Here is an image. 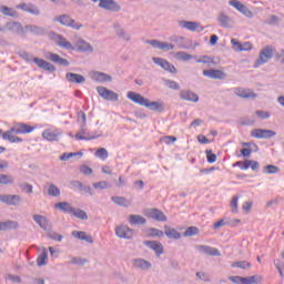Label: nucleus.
Wrapping results in <instances>:
<instances>
[{
  "instance_id": "6",
  "label": "nucleus",
  "mask_w": 284,
  "mask_h": 284,
  "mask_svg": "<svg viewBox=\"0 0 284 284\" xmlns=\"http://www.w3.org/2000/svg\"><path fill=\"white\" fill-rule=\"evenodd\" d=\"M144 216L152 219L153 221H159V223H165V221H168L165 213L159 209H146L144 211Z\"/></svg>"
},
{
  "instance_id": "32",
  "label": "nucleus",
  "mask_w": 284,
  "mask_h": 284,
  "mask_svg": "<svg viewBox=\"0 0 284 284\" xmlns=\"http://www.w3.org/2000/svg\"><path fill=\"white\" fill-rule=\"evenodd\" d=\"M55 210L64 212V214H72L74 212V206L68 202H58L54 204Z\"/></svg>"
},
{
  "instance_id": "41",
  "label": "nucleus",
  "mask_w": 284,
  "mask_h": 284,
  "mask_svg": "<svg viewBox=\"0 0 284 284\" xmlns=\"http://www.w3.org/2000/svg\"><path fill=\"white\" fill-rule=\"evenodd\" d=\"M146 234L151 239H162V236L165 235V233H163V231H161L159 229H154V227L148 229Z\"/></svg>"
},
{
  "instance_id": "53",
  "label": "nucleus",
  "mask_w": 284,
  "mask_h": 284,
  "mask_svg": "<svg viewBox=\"0 0 284 284\" xmlns=\"http://www.w3.org/2000/svg\"><path fill=\"white\" fill-rule=\"evenodd\" d=\"M199 227L196 226H190L185 230V232L183 233V236L187 237V236H196L199 234Z\"/></svg>"
},
{
  "instance_id": "18",
  "label": "nucleus",
  "mask_w": 284,
  "mask_h": 284,
  "mask_svg": "<svg viewBox=\"0 0 284 284\" xmlns=\"http://www.w3.org/2000/svg\"><path fill=\"white\" fill-rule=\"evenodd\" d=\"M143 245H145L150 250H153V252L155 253V256L158 257L161 256L163 252H165V248H163V244H161V242L146 240V241H143Z\"/></svg>"
},
{
  "instance_id": "57",
  "label": "nucleus",
  "mask_w": 284,
  "mask_h": 284,
  "mask_svg": "<svg viewBox=\"0 0 284 284\" xmlns=\"http://www.w3.org/2000/svg\"><path fill=\"white\" fill-rule=\"evenodd\" d=\"M231 43H232L233 50H235V52H243V44L239 40L232 39Z\"/></svg>"
},
{
  "instance_id": "24",
  "label": "nucleus",
  "mask_w": 284,
  "mask_h": 284,
  "mask_svg": "<svg viewBox=\"0 0 284 284\" xmlns=\"http://www.w3.org/2000/svg\"><path fill=\"white\" fill-rule=\"evenodd\" d=\"M204 77H209V79H219L220 81L225 80V72L219 70V69H210L203 71Z\"/></svg>"
},
{
  "instance_id": "45",
  "label": "nucleus",
  "mask_w": 284,
  "mask_h": 284,
  "mask_svg": "<svg viewBox=\"0 0 284 284\" xmlns=\"http://www.w3.org/2000/svg\"><path fill=\"white\" fill-rule=\"evenodd\" d=\"M72 215L75 216V219H80V221H88V213L81 209L74 207Z\"/></svg>"
},
{
  "instance_id": "19",
  "label": "nucleus",
  "mask_w": 284,
  "mask_h": 284,
  "mask_svg": "<svg viewBox=\"0 0 284 284\" xmlns=\"http://www.w3.org/2000/svg\"><path fill=\"white\" fill-rule=\"evenodd\" d=\"M61 134H63V132H61V130L59 129H55V130H52V129H45L43 132H42V139H44L45 141H59V136H61Z\"/></svg>"
},
{
  "instance_id": "10",
  "label": "nucleus",
  "mask_w": 284,
  "mask_h": 284,
  "mask_svg": "<svg viewBox=\"0 0 284 284\" xmlns=\"http://www.w3.org/2000/svg\"><path fill=\"white\" fill-rule=\"evenodd\" d=\"M152 61L156 65H160V68H162L166 72H170L171 74H176L179 72V70H176V67H174V64L170 63L168 60H165L163 58H154L153 57Z\"/></svg>"
},
{
  "instance_id": "59",
  "label": "nucleus",
  "mask_w": 284,
  "mask_h": 284,
  "mask_svg": "<svg viewBox=\"0 0 284 284\" xmlns=\"http://www.w3.org/2000/svg\"><path fill=\"white\" fill-rule=\"evenodd\" d=\"M205 152L207 163H216V154H214L212 150H206Z\"/></svg>"
},
{
  "instance_id": "2",
  "label": "nucleus",
  "mask_w": 284,
  "mask_h": 284,
  "mask_svg": "<svg viewBox=\"0 0 284 284\" xmlns=\"http://www.w3.org/2000/svg\"><path fill=\"white\" fill-rule=\"evenodd\" d=\"M274 52H276V48L273 45H266L262 48L260 55L255 62V68H258V65H265L270 59H273Z\"/></svg>"
},
{
  "instance_id": "54",
  "label": "nucleus",
  "mask_w": 284,
  "mask_h": 284,
  "mask_svg": "<svg viewBox=\"0 0 284 284\" xmlns=\"http://www.w3.org/2000/svg\"><path fill=\"white\" fill-rule=\"evenodd\" d=\"M95 156H98V159H102V161H105V159L109 156L108 150H105V148L98 149Z\"/></svg>"
},
{
  "instance_id": "44",
  "label": "nucleus",
  "mask_w": 284,
  "mask_h": 284,
  "mask_svg": "<svg viewBox=\"0 0 284 284\" xmlns=\"http://www.w3.org/2000/svg\"><path fill=\"white\" fill-rule=\"evenodd\" d=\"M281 172V169L274 164H268L263 168L264 174H278Z\"/></svg>"
},
{
  "instance_id": "48",
  "label": "nucleus",
  "mask_w": 284,
  "mask_h": 284,
  "mask_svg": "<svg viewBox=\"0 0 284 284\" xmlns=\"http://www.w3.org/2000/svg\"><path fill=\"white\" fill-rule=\"evenodd\" d=\"M0 12L4 14V17H17V11L10 7L1 6L0 7Z\"/></svg>"
},
{
  "instance_id": "31",
  "label": "nucleus",
  "mask_w": 284,
  "mask_h": 284,
  "mask_svg": "<svg viewBox=\"0 0 284 284\" xmlns=\"http://www.w3.org/2000/svg\"><path fill=\"white\" fill-rule=\"evenodd\" d=\"M8 230H19V222L12 220L0 221V232H8Z\"/></svg>"
},
{
  "instance_id": "25",
  "label": "nucleus",
  "mask_w": 284,
  "mask_h": 284,
  "mask_svg": "<svg viewBox=\"0 0 284 284\" xmlns=\"http://www.w3.org/2000/svg\"><path fill=\"white\" fill-rule=\"evenodd\" d=\"M17 9L23 10V12H29L30 14H34L36 17L41 14V11L33 3H20L17 6Z\"/></svg>"
},
{
  "instance_id": "40",
  "label": "nucleus",
  "mask_w": 284,
  "mask_h": 284,
  "mask_svg": "<svg viewBox=\"0 0 284 284\" xmlns=\"http://www.w3.org/2000/svg\"><path fill=\"white\" fill-rule=\"evenodd\" d=\"M111 201L120 207H130V201H128V199L124 196H111Z\"/></svg>"
},
{
  "instance_id": "22",
  "label": "nucleus",
  "mask_w": 284,
  "mask_h": 284,
  "mask_svg": "<svg viewBox=\"0 0 284 284\" xmlns=\"http://www.w3.org/2000/svg\"><path fill=\"white\" fill-rule=\"evenodd\" d=\"M234 94L241 99H256L258 94L254 93L252 89L235 88Z\"/></svg>"
},
{
  "instance_id": "11",
  "label": "nucleus",
  "mask_w": 284,
  "mask_h": 284,
  "mask_svg": "<svg viewBox=\"0 0 284 284\" xmlns=\"http://www.w3.org/2000/svg\"><path fill=\"white\" fill-rule=\"evenodd\" d=\"M216 21L220 26V28H226V29H232L234 28V19H232L227 13L224 11H221L217 17Z\"/></svg>"
},
{
  "instance_id": "37",
  "label": "nucleus",
  "mask_w": 284,
  "mask_h": 284,
  "mask_svg": "<svg viewBox=\"0 0 284 284\" xmlns=\"http://www.w3.org/2000/svg\"><path fill=\"white\" fill-rule=\"evenodd\" d=\"M128 221L130 225H145L148 223V220H145V217L138 214L129 215Z\"/></svg>"
},
{
  "instance_id": "36",
  "label": "nucleus",
  "mask_w": 284,
  "mask_h": 284,
  "mask_svg": "<svg viewBox=\"0 0 284 284\" xmlns=\"http://www.w3.org/2000/svg\"><path fill=\"white\" fill-rule=\"evenodd\" d=\"M65 79L69 81V83H85V77L79 73L68 72L65 74Z\"/></svg>"
},
{
  "instance_id": "3",
  "label": "nucleus",
  "mask_w": 284,
  "mask_h": 284,
  "mask_svg": "<svg viewBox=\"0 0 284 284\" xmlns=\"http://www.w3.org/2000/svg\"><path fill=\"white\" fill-rule=\"evenodd\" d=\"M229 281H231L234 284H258L263 281V276L261 275H253V276H229Z\"/></svg>"
},
{
  "instance_id": "8",
  "label": "nucleus",
  "mask_w": 284,
  "mask_h": 284,
  "mask_svg": "<svg viewBox=\"0 0 284 284\" xmlns=\"http://www.w3.org/2000/svg\"><path fill=\"white\" fill-rule=\"evenodd\" d=\"M97 92L104 101H119V93L105 87H97Z\"/></svg>"
},
{
  "instance_id": "1",
  "label": "nucleus",
  "mask_w": 284,
  "mask_h": 284,
  "mask_svg": "<svg viewBox=\"0 0 284 284\" xmlns=\"http://www.w3.org/2000/svg\"><path fill=\"white\" fill-rule=\"evenodd\" d=\"M126 97H128V99H130V101H133V103H138V105L148 108L149 110H152L153 112H164V110H165V106L163 105L162 102H156V101L152 102V101H150V99H148L134 91H129Z\"/></svg>"
},
{
  "instance_id": "14",
  "label": "nucleus",
  "mask_w": 284,
  "mask_h": 284,
  "mask_svg": "<svg viewBox=\"0 0 284 284\" xmlns=\"http://www.w3.org/2000/svg\"><path fill=\"white\" fill-rule=\"evenodd\" d=\"M115 235L119 239H126L128 241H130V239L134 236V230L130 229V226L128 225L122 224L115 227Z\"/></svg>"
},
{
  "instance_id": "4",
  "label": "nucleus",
  "mask_w": 284,
  "mask_h": 284,
  "mask_svg": "<svg viewBox=\"0 0 284 284\" xmlns=\"http://www.w3.org/2000/svg\"><path fill=\"white\" fill-rule=\"evenodd\" d=\"M54 21H58L61 26H65V28H72L73 30H80L83 28L82 23L77 22L69 14L58 16Z\"/></svg>"
},
{
  "instance_id": "52",
  "label": "nucleus",
  "mask_w": 284,
  "mask_h": 284,
  "mask_svg": "<svg viewBox=\"0 0 284 284\" xmlns=\"http://www.w3.org/2000/svg\"><path fill=\"white\" fill-rule=\"evenodd\" d=\"M48 194L49 196H61V191L59 187H57V185L50 184L48 187Z\"/></svg>"
},
{
  "instance_id": "63",
  "label": "nucleus",
  "mask_w": 284,
  "mask_h": 284,
  "mask_svg": "<svg viewBox=\"0 0 284 284\" xmlns=\"http://www.w3.org/2000/svg\"><path fill=\"white\" fill-rule=\"evenodd\" d=\"M49 239H51L52 241H58V243H61L63 241V235L57 232H52V233H49Z\"/></svg>"
},
{
  "instance_id": "56",
  "label": "nucleus",
  "mask_w": 284,
  "mask_h": 284,
  "mask_svg": "<svg viewBox=\"0 0 284 284\" xmlns=\"http://www.w3.org/2000/svg\"><path fill=\"white\" fill-rule=\"evenodd\" d=\"M230 6H232L233 8H235V10H237L239 12H241L244 8L245 4H243L241 1L239 0H231L229 2Z\"/></svg>"
},
{
  "instance_id": "38",
  "label": "nucleus",
  "mask_w": 284,
  "mask_h": 284,
  "mask_svg": "<svg viewBox=\"0 0 284 284\" xmlns=\"http://www.w3.org/2000/svg\"><path fill=\"white\" fill-rule=\"evenodd\" d=\"M114 30L115 34L120 37V39H124V41H131L132 38L130 34L125 33V29H123L120 23L114 24Z\"/></svg>"
},
{
  "instance_id": "9",
  "label": "nucleus",
  "mask_w": 284,
  "mask_h": 284,
  "mask_svg": "<svg viewBox=\"0 0 284 284\" xmlns=\"http://www.w3.org/2000/svg\"><path fill=\"white\" fill-rule=\"evenodd\" d=\"M131 263L134 270H140L141 272H149V270H152V262L143 257H135L131 261Z\"/></svg>"
},
{
  "instance_id": "64",
  "label": "nucleus",
  "mask_w": 284,
  "mask_h": 284,
  "mask_svg": "<svg viewBox=\"0 0 284 284\" xmlns=\"http://www.w3.org/2000/svg\"><path fill=\"white\" fill-rule=\"evenodd\" d=\"M262 134H263V139H272V138H274L276 132L273 130L264 129V132Z\"/></svg>"
},
{
  "instance_id": "30",
  "label": "nucleus",
  "mask_w": 284,
  "mask_h": 284,
  "mask_svg": "<svg viewBox=\"0 0 284 284\" xmlns=\"http://www.w3.org/2000/svg\"><path fill=\"white\" fill-rule=\"evenodd\" d=\"M71 235L74 236V239H79V241H85L90 244L94 243L92 235L85 233L84 231H72Z\"/></svg>"
},
{
  "instance_id": "34",
  "label": "nucleus",
  "mask_w": 284,
  "mask_h": 284,
  "mask_svg": "<svg viewBox=\"0 0 284 284\" xmlns=\"http://www.w3.org/2000/svg\"><path fill=\"white\" fill-rule=\"evenodd\" d=\"M24 30L26 32H31V34H37L38 37H43V34H45V29L36 24H27Z\"/></svg>"
},
{
  "instance_id": "13",
  "label": "nucleus",
  "mask_w": 284,
  "mask_h": 284,
  "mask_svg": "<svg viewBox=\"0 0 284 284\" xmlns=\"http://www.w3.org/2000/svg\"><path fill=\"white\" fill-rule=\"evenodd\" d=\"M99 8L109 12H121V4L114 0H99Z\"/></svg>"
},
{
  "instance_id": "20",
  "label": "nucleus",
  "mask_w": 284,
  "mask_h": 284,
  "mask_svg": "<svg viewBox=\"0 0 284 284\" xmlns=\"http://www.w3.org/2000/svg\"><path fill=\"white\" fill-rule=\"evenodd\" d=\"M71 190H78L81 194H90L92 196V189L80 181L73 180L70 182Z\"/></svg>"
},
{
  "instance_id": "5",
  "label": "nucleus",
  "mask_w": 284,
  "mask_h": 284,
  "mask_svg": "<svg viewBox=\"0 0 284 284\" xmlns=\"http://www.w3.org/2000/svg\"><path fill=\"white\" fill-rule=\"evenodd\" d=\"M50 39L59 45V48H63L64 50H74V47H72V43L68 41L63 36L57 33V32H50L49 33Z\"/></svg>"
},
{
  "instance_id": "55",
  "label": "nucleus",
  "mask_w": 284,
  "mask_h": 284,
  "mask_svg": "<svg viewBox=\"0 0 284 284\" xmlns=\"http://www.w3.org/2000/svg\"><path fill=\"white\" fill-rule=\"evenodd\" d=\"M245 168L246 170L251 168L253 171H256L260 168L258 161L246 160Z\"/></svg>"
},
{
  "instance_id": "60",
  "label": "nucleus",
  "mask_w": 284,
  "mask_h": 284,
  "mask_svg": "<svg viewBox=\"0 0 284 284\" xmlns=\"http://www.w3.org/2000/svg\"><path fill=\"white\" fill-rule=\"evenodd\" d=\"M165 87L170 88V90H179L180 85L174 80H165Z\"/></svg>"
},
{
  "instance_id": "26",
  "label": "nucleus",
  "mask_w": 284,
  "mask_h": 284,
  "mask_svg": "<svg viewBox=\"0 0 284 284\" xmlns=\"http://www.w3.org/2000/svg\"><path fill=\"white\" fill-rule=\"evenodd\" d=\"M33 63L38 65V68H41L42 70H45L47 72H55L57 67H54L52 63L40 59V58H34Z\"/></svg>"
},
{
  "instance_id": "7",
  "label": "nucleus",
  "mask_w": 284,
  "mask_h": 284,
  "mask_svg": "<svg viewBox=\"0 0 284 284\" xmlns=\"http://www.w3.org/2000/svg\"><path fill=\"white\" fill-rule=\"evenodd\" d=\"M21 201H23V199L21 197V195H12V194H1L0 195V203H4V205H11L13 207H19V205H21Z\"/></svg>"
},
{
  "instance_id": "42",
  "label": "nucleus",
  "mask_w": 284,
  "mask_h": 284,
  "mask_svg": "<svg viewBox=\"0 0 284 284\" xmlns=\"http://www.w3.org/2000/svg\"><path fill=\"white\" fill-rule=\"evenodd\" d=\"M34 131V126H30L26 123L18 124V134H30V132Z\"/></svg>"
},
{
  "instance_id": "16",
  "label": "nucleus",
  "mask_w": 284,
  "mask_h": 284,
  "mask_svg": "<svg viewBox=\"0 0 284 284\" xmlns=\"http://www.w3.org/2000/svg\"><path fill=\"white\" fill-rule=\"evenodd\" d=\"M100 136H103V132L100 131L98 135H90V133H88V130L82 126L80 131L74 135V139H77V141H92L94 139H99Z\"/></svg>"
},
{
  "instance_id": "12",
  "label": "nucleus",
  "mask_w": 284,
  "mask_h": 284,
  "mask_svg": "<svg viewBox=\"0 0 284 284\" xmlns=\"http://www.w3.org/2000/svg\"><path fill=\"white\" fill-rule=\"evenodd\" d=\"M19 125H16L13 128H11L10 130L6 131L2 134V139L3 141H9L10 143H21L23 141V139L13 135V134H19Z\"/></svg>"
},
{
  "instance_id": "47",
  "label": "nucleus",
  "mask_w": 284,
  "mask_h": 284,
  "mask_svg": "<svg viewBox=\"0 0 284 284\" xmlns=\"http://www.w3.org/2000/svg\"><path fill=\"white\" fill-rule=\"evenodd\" d=\"M231 267H239L240 270H250L252 267V263L247 261H240V262H234Z\"/></svg>"
},
{
  "instance_id": "33",
  "label": "nucleus",
  "mask_w": 284,
  "mask_h": 284,
  "mask_svg": "<svg viewBox=\"0 0 284 284\" xmlns=\"http://www.w3.org/2000/svg\"><path fill=\"white\" fill-rule=\"evenodd\" d=\"M47 58L50 61H52L53 63H58V65H64L65 68H68V65H70V61H68L64 58H61V55H59L57 53H49Z\"/></svg>"
},
{
  "instance_id": "23",
  "label": "nucleus",
  "mask_w": 284,
  "mask_h": 284,
  "mask_svg": "<svg viewBox=\"0 0 284 284\" xmlns=\"http://www.w3.org/2000/svg\"><path fill=\"white\" fill-rule=\"evenodd\" d=\"M180 26H182L183 28H185L186 30H190L191 32H203V30H205V27L201 26V23L199 22H194V21H181Z\"/></svg>"
},
{
  "instance_id": "43",
  "label": "nucleus",
  "mask_w": 284,
  "mask_h": 284,
  "mask_svg": "<svg viewBox=\"0 0 284 284\" xmlns=\"http://www.w3.org/2000/svg\"><path fill=\"white\" fill-rule=\"evenodd\" d=\"M37 265L42 267V265H48V251L44 250L37 258Z\"/></svg>"
},
{
  "instance_id": "39",
  "label": "nucleus",
  "mask_w": 284,
  "mask_h": 284,
  "mask_svg": "<svg viewBox=\"0 0 284 284\" xmlns=\"http://www.w3.org/2000/svg\"><path fill=\"white\" fill-rule=\"evenodd\" d=\"M165 229V236H168V239H173L174 241H179V239H181V234L179 233V231H176V229H172L168 225L164 226Z\"/></svg>"
},
{
  "instance_id": "35",
  "label": "nucleus",
  "mask_w": 284,
  "mask_h": 284,
  "mask_svg": "<svg viewBox=\"0 0 284 284\" xmlns=\"http://www.w3.org/2000/svg\"><path fill=\"white\" fill-rule=\"evenodd\" d=\"M77 50H79V52H90V54H92V52H94V48L90 45V42L85 41V40H79L75 44Z\"/></svg>"
},
{
  "instance_id": "15",
  "label": "nucleus",
  "mask_w": 284,
  "mask_h": 284,
  "mask_svg": "<svg viewBox=\"0 0 284 284\" xmlns=\"http://www.w3.org/2000/svg\"><path fill=\"white\" fill-rule=\"evenodd\" d=\"M195 250L200 252V254H206V256H221V251L216 247L197 244L195 245Z\"/></svg>"
},
{
  "instance_id": "27",
  "label": "nucleus",
  "mask_w": 284,
  "mask_h": 284,
  "mask_svg": "<svg viewBox=\"0 0 284 284\" xmlns=\"http://www.w3.org/2000/svg\"><path fill=\"white\" fill-rule=\"evenodd\" d=\"M180 99L182 101H190L191 103H199V94L190 90H182L180 92Z\"/></svg>"
},
{
  "instance_id": "46",
  "label": "nucleus",
  "mask_w": 284,
  "mask_h": 284,
  "mask_svg": "<svg viewBox=\"0 0 284 284\" xmlns=\"http://www.w3.org/2000/svg\"><path fill=\"white\" fill-rule=\"evenodd\" d=\"M74 156H79L81 159V156H83V152L63 153L60 156V161H70V159H74Z\"/></svg>"
},
{
  "instance_id": "29",
  "label": "nucleus",
  "mask_w": 284,
  "mask_h": 284,
  "mask_svg": "<svg viewBox=\"0 0 284 284\" xmlns=\"http://www.w3.org/2000/svg\"><path fill=\"white\" fill-rule=\"evenodd\" d=\"M7 29L14 34H26V28L20 22H7Z\"/></svg>"
},
{
  "instance_id": "61",
  "label": "nucleus",
  "mask_w": 284,
  "mask_h": 284,
  "mask_svg": "<svg viewBox=\"0 0 284 284\" xmlns=\"http://www.w3.org/2000/svg\"><path fill=\"white\" fill-rule=\"evenodd\" d=\"M263 132L264 129H255L251 131V136H253L254 139H263Z\"/></svg>"
},
{
  "instance_id": "51",
  "label": "nucleus",
  "mask_w": 284,
  "mask_h": 284,
  "mask_svg": "<svg viewBox=\"0 0 284 284\" xmlns=\"http://www.w3.org/2000/svg\"><path fill=\"white\" fill-rule=\"evenodd\" d=\"M175 58H178L179 61H190L192 59V54H190L185 51H178L175 53Z\"/></svg>"
},
{
  "instance_id": "50",
  "label": "nucleus",
  "mask_w": 284,
  "mask_h": 284,
  "mask_svg": "<svg viewBox=\"0 0 284 284\" xmlns=\"http://www.w3.org/2000/svg\"><path fill=\"white\" fill-rule=\"evenodd\" d=\"M230 207L233 214H239V195L232 197L230 202Z\"/></svg>"
},
{
  "instance_id": "49",
  "label": "nucleus",
  "mask_w": 284,
  "mask_h": 284,
  "mask_svg": "<svg viewBox=\"0 0 284 284\" xmlns=\"http://www.w3.org/2000/svg\"><path fill=\"white\" fill-rule=\"evenodd\" d=\"M93 187L94 190H108L112 187V183L108 181H100V182L93 183Z\"/></svg>"
},
{
  "instance_id": "17",
  "label": "nucleus",
  "mask_w": 284,
  "mask_h": 284,
  "mask_svg": "<svg viewBox=\"0 0 284 284\" xmlns=\"http://www.w3.org/2000/svg\"><path fill=\"white\" fill-rule=\"evenodd\" d=\"M145 43L152 45V48H158L159 50H163V52H170V50H174V44L162 42L159 40H146Z\"/></svg>"
},
{
  "instance_id": "28",
  "label": "nucleus",
  "mask_w": 284,
  "mask_h": 284,
  "mask_svg": "<svg viewBox=\"0 0 284 284\" xmlns=\"http://www.w3.org/2000/svg\"><path fill=\"white\" fill-rule=\"evenodd\" d=\"M32 219L34 223H37V225L41 227V230H44V232H48V230H50V222L44 215L34 214L32 215Z\"/></svg>"
},
{
  "instance_id": "62",
  "label": "nucleus",
  "mask_w": 284,
  "mask_h": 284,
  "mask_svg": "<svg viewBox=\"0 0 284 284\" xmlns=\"http://www.w3.org/2000/svg\"><path fill=\"white\" fill-rule=\"evenodd\" d=\"M88 263V260L81 258V257H72L71 258V264L72 265H85Z\"/></svg>"
},
{
  "instance_id": "58",
  "label": "nucleus",
  "mask_w": 284,
  "mask_h": 284,
  "mask_svg": "<svg viewBox=\"0 0 284 284\" xmlns=\"http://www.w3.org/2000/svg\"><path fill=\"white\" fill-rule=\"evenodd\" d=\"M19 57H21V59H23L24 61H28L30 63V61H34V57L26 51H20L19 52Z\"/></svg>"
},
{
  "instance_id": "21",
  "label": "nucleus",
  "mask_w": 284,
  "mask_h": 284,
  "mask_svg": "<svg viewBox=\"0 0 284 284\" xmlns=\"http://www.w3.org/2000/svg\"><path fill=\"white\" fill-rule=\"evenodd\" d=\"M92 81H97L98 83H110L112 82V75L108 73H103L100 71H93L91 73Z\"/></svg>"
}]
</instances>
